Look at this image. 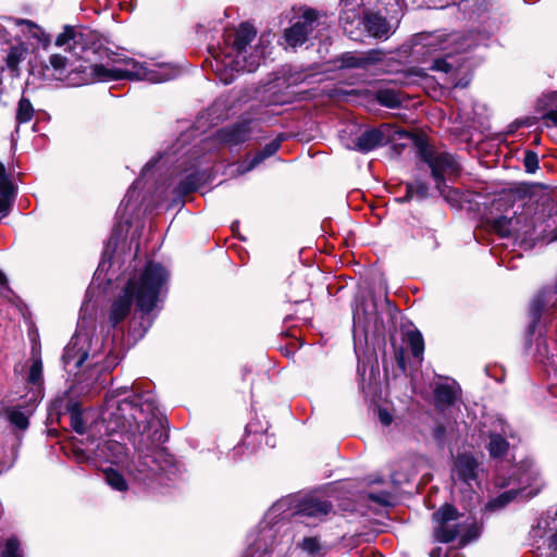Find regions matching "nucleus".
I'll list each match as a JSON object with an SVG mask.
<instances>
[{"label": "nucleus", "instance_id": "nucleus-1", "mask_svg": "<svg viewBox=\"0 0 557 557\" xmlns=\"http://www.w3.org/2000/svg\"><path fill=\"white\" fill-rule=\"evenodd\" d=\"M111 61V66L87 65L85 62L72 61L66 55L53 53L44 63L42 70L45 76L65 82L70 86H81L94 81L110 82L122 78L162 83L177 75V70L169 64L141 63L126 55H115Z\"/></svg>", "mask_w": 557, "mask_h": 557}, {"label": "nucleus", "instance_id": "nucleus-2", "mask_svg": "<svg viewBox=\"0 0 557 557\" xmlns=\"http://www.w3.org/2000/svg\"><path fill=\"white\" fill-rule=\"evenodd\" d=\"M157 404L151 393L128 394L126 386L106 397L103 419L114 423L112 431L145 433L158 422Z\"/></svg>", "mask_w": 557, "mask_h": 557}, {"label": "nucleus", "instance_id": "nucleus-3", "mask_svg": "<svg viewBox=\"0 0 557 557\" xmlns=\"http://www.w3.org/2000/svg\"><path fill=\"white\" fill-rule=\"evenodd\" d=\"M169 273L159 263L149 262L144 271L128 281L122 294L113 301L110 322L116 325L131 312L133 302L141 313H150L166 286Z\"/></svg>", "mask_w": 557, "mask_h": 557}, {"label": "nucleus", "instance_id": "nucleus-4", "mask_svg": "<svg viewBox=\"0 0 557 557\" xmlns=\"http://www.w3.org/2000/svg\"><path fill=\"white\" fill-rule=\"evenodd\" d=\"M269 36L257 38L256 29L248 23H243L225 38L221 62L225 74L220 73V79L230 84L234 79L233 72H253L270 53Z\"/></svg>", "mask_w": 557, "mask_h": 557}, {"label": "nucleus", "instance_id": "nucleus-5", "mask_svg": "<svg viewBox=\"0 0 557 557\" xmlns=\"http://www.w3.org/2000/svg\"><path fill=\"white\" fill-rule=\"evenodd\" d=\"M419 157L430 166L436 188L442 195H445V177L456 175L459 172V166L454 157L446 152H436L425 143L419 145Z\"/></svg>", "mask_w": 557, "mask_h": 557}, {"label": "nucleus", "instance_id": "nucleus-6", "mask_svg": "<svg viewBox=\"0 0 557 557\" xmlns=\"http://www.w3.org/2000/svg\"><path fill=\"white\" fill-rule=\"evenodd\" d=\"M537 479L539 472L531 466H528L517 479L518 483L524 486L520 490H509L502 493L498 497L492 499L487 504V508L491 510H496L503 508L518 496L524 498L535 496L540 492L541 485L536 484V486L534 488L532 487L529 492H527V486H532L533 483H536Z\"/></svg>", "mask_w": 557, "mask_h": 557}, {"label": "nucleus", "instance_id": "nucleus-7", "mask_svg": "<svg viewBox=\"0 0 557 557\" xmlns=\"http://www.w3.org/2000/svg\"><path fill=\"white\" fill-rule=\"evenodd\" d=\"M434 536L438 542L449 543L461 534V524L457 523L458 511L450 505H444L433 513Z\"/></svg>", "mask_w": 557, "mask_h": 557}, {"label": "nucleus", "instance_id": "nucleus-8", "mask_svg": "<svg viewBox=\"0 0 557 557\" xmlns=\"http://www.w3.org/2000/svg\"><path fill=\"white\" fill-rule=\"evenodd\" d=\"M320 25L318 13L314 10H306L302 15L285 30L284 37L288 46H301Z\"/></svg>", "mask_w": 557, "mask_h": 557}, {"label": "nucleus", "instance_id": "nucleus-9", "mask_svg": "<svg viewBox=\"0 0 557 557\" xmlns=\"http://www.w3.org/2000/svg\"><path fill=\"white\" fill-rule=\"evenodd\" d=\"M88 344L87 334H76L72 337L71 342L65 348L63 360L66 364L74 363L76 368L82 367V364L87 360L89 352L86 349V345Z\"/></svg>", "mask_w": 557, "mask_h": 557}, {"label": "nucleus", "instance_id": "nucleus-10", "mask_svg": "<svg viewBox=\"0 0 557 557\" xmlns=\"http://www.w3.org/2000/svg\"><path fill=\"white\" fill-rule=\"evenodd\" d=\"M331 503L315 496L306 497L296 506L297 516L314 519H321L327 516L331 512Z\"/></svg>", "mask_w": 557, "mask_h": 557}, {"label": "nucleus", "instance_id": "nucleus-11", "mask_svg": "<svg viewBox=\"0 0 557 557\" xmlns=\"http://www.w3.org/2000/svg\"><path fill=\"white\" fill-rule=\"evenodd\" d=\"M95 459L111 463H123L126 458V448L116 440H106L97 445L94 451Z\"/></svg>", "mask_w": 557, "mask_h": 557}, {"label": "nucleus", "instance_id": "nucleus-12", "mask_svg": "<svg viewBox=\"0 0 557 557\" xmlns=\"http://www.w3.org/2000/svg\"><path fill=\"white\" fill-rule=\"evenodd\" d=\"M294 536L290 533L284 532L280 541H276V531L273 528H263L260 531L259 537L253 542L252 546L257 552H269L276 548L280 544L289 547L293 543Z\"/></svg>", "mask_w": 557, "mask_h": 557}, {"label": "nucleus", "instance_id": "nucleus-13", "mask_svg": "<svg viewBox=\"0 0 557 557\" xmlns=\"http://www.w3.org/2000/svg\"><path fill=\"white\" fill-rule=\"evenodd\" d=\"M459 38L458 34H420L417 37L419 44L426 48L429 52L437 50H448L453 44H456Z\"/></svg>", "mask_w": 557, "mask_h": 557}, {"label": "nucleus", "instance_id": "nucleus-14", "mask_svg": "<svg viewBox=\"0 0 557 557\" xmlns=\"http://www.w3.org/2000/svg\"><path fill=\"white\" fill-rule=\"evenodd\" d=\"M8 22L21 28V32L25 37L34 38L45 46L50 42L49 35H47L39 25L30 20L9 17Z\"/></svg>", "mask_w": 557, "mask_h": 557}, {"label": "nucleus", "instance_id": "nucleus-15", "mask_svg": "<svg viewBox=\"0 0 557 557\" xmlns=\"http://www.w3.org/2000/svg\"><path fill=\"white\" fill-rule=\"evenodd\" d=\"M478 467L476 460L467 454L457 456L455 460V473L466 483L476 479Z\"/></svg>", "mask_w": 557, "mask_h": 557}, {"label": "nucleus", "instance_id": "nucleus-16", "mask_svg": "<svg viewBox=\"0 0 557 557\" xmlns=\"http://www.w3.org/2000/svg\"><path fill=\"white\" fill-rule=\"evenodd\" d=\"M385 141V136L382 129L371 128L364 131L356 140L354 149L361 152H369L374 148L382 146Z\"/></svg>", "mask_w": 557, "mask_h": 557}, {"label": "nucleus", "instance_id": "nucleus-17", "mask_svg": "<svg viewBox=\"0 0 557 557\" xmlns=\"http://www.w3.org/2000/svg\"><path fill=\"white\" fill-rule=\"evenodd\" d=\"M364 27L373 37H387L391 32V25L385 17L376 13H369L364 17Z\"/></svg>", "mask_w": 557, "mask_h": 557}, {"label": "nucleus", "instance_id": "nucleus-18", "mask_svg": "<svg viewBox=\"0 0 557 557\" xmlns=\"http://www.w3.org/2000/svg\"><path fill=\"white\" fill-rule=\"evenodd\" d=\"M460 388L453 383L440 384L434 391V397L437 406L446 407L453 405L459 397Z\"/></svg>", "mask_w": 557, "mask_h": 557}, {"label": "nucleus", "instance_id": "nucleus-19", "mask_svg": "<svg viewBox=\"0 0 557 557\" xmlns=\"http://www.w3.org/2000/svg\"><path fill=\"white\" fill-rule=\"evenodd\" d=\"M84 44V35L81 30L72 26H65L63 32L58 35L55 38V46L58 47H67L71 50H74L77 46L83 47Z\"/></svg>", "mask_w": 557, "mask_h": 557}, {"label": "nucleus", "instance_id": "nucleus-20", "mask_svg": "<svg viewBox=\"0 0 557 557\" xmlns=\"http://www.w3.org/2000/svg\"><path fill=\"white\" fill-rule=\"evenodd\" d=\"M382 60L380 51H369L360 55H346L344 64L348 67H366L369 64L377 63Z\"/></svg>", "mask_w": 557, "mask_h": 557}, {"label": "nucleus", "instance_id": "nucleus-21", "mask_svg": "<svg viewBox=\"0 0 557 557\" xmlns=\"http://www.w3.org/2000/svg\"><path fill=\"white\" fill-rule=\"evenodd\" d=\"M460 67L459 60L453 57L450 53H447L443 59H435L431 66L434 71H441L446 74L455 75Z\"/></svg>", "mask_w": 557, "mask_h": 557}, {"label": "nucleus", "instance_id": "nucleus-22", "mask_svg": "<svg viewBox=\"0 0 557 557\" xmlns=\"http://www.w3.org/2000/svg\"><path fill=\"white\" fill-rule=\"evenodd\" d=\"M280 148V141L273 140L269 144H267L261 151H259L249 162V164L242 171V173H245L247 171L252 170L258 164H260L263 160L267 158L273 156L277 149Z\"/></svg>", "mask_w": 557, "mask_h": 557}, {"label": "nucleus", "instance_id": "nucleus-23", "mask_svg": "<svg viewBox=\"0 0 557 557\" xmlns=\"http://www.w3.org/2000/svg\"><path fill=\"white\" fill-rule=\"evenodd\" d=\"M508 443L500 434L492 433L490 435V443L487 446L488 453L493 458H498L505 455L508 450Z\"/></svg>", "mask_w": 557, "mask_h": 557}, {"label": "nucleus", "instance_id": "nucleus-24", "mask_svg": "<svg viewBox=\"0 0 557 557\" xmlns=\"http://www.w3.org/2000/svg\"><path fill=\"white\" fill-rule=\"evenodd\" d=\"M406 335L412 356L418 359H421L424 351V342L422 334L419 331L413 330L408 331Z\"/></svg>", "mask_w": 557, "mask_h": 557}, {"label": "nucleus", "instance_id": "nucleus-25", "mask_svg": "<svg viewBox=\"0 0 557 557\" xmlns=\"http://www.w3.org/2000/svg\"><path fill=\"white\" fill-rule=\"evenodd\" d=\"M34 117V108L30 101L22 97L17 103L16 109V122L17 124H25L32 121Z\"/></svg>", "mask_w": 557, "mask_h": 557}, {"label": "nucleus", "instance_id": "nucleus-26", "mask_svg": "<svg viewBox=\"0 0 557 557\" xmlns=\"http://www.w3.org/2000/svg\"><path fill=\"white\" fill-rule=\"evenodd\" d=\"M25 52L26 49L22 45L10 47L5 57L7 66L12 71L17 70L18 64L24 59Z\"/></svg>", "mask_w": 557, "mask_h": 557}, {"label": "nucleus", "instance_id": "nucleus-27", "mask_svg": "<svg viewBox=\"0 0 557 557\" xmlns=\"http://www.w3.org/2000/svg\"><path fill=\"white\" fill-rule=\"evenodd\" d=\"M104 478L107 483L114 490L123 492L127 490V483L123 475L112 468L104 470Z\"/></svg>", "mask_w": 557, "mask_h": 557}, {"label": "nucleus", "instance_id": "nucleus-28", "mask_svg": "<svg viewBox=\"0 0 557 557\" xmlns=\"http://www.w3.org/2000/svg\"><path fill=\"white\" fill-rule=\"evenodd\" d=\"M163 453L161 450H156L153 453V456H150L149 454H145L144 451L139 453V465L136 468L139 474H143L146 470L156 471L157 469L153 468L151 465L157 462V458L161 457Z\"/></svg>", "mask_w": 557, "mask_h": 557}, {"label": "nucleus", "instance_id": "nucleus-29", "mask_svg": "<svg viewBox=\"0 0 557 557\" xmlns=\"http://www.w3.org/2000/svg\"><path fill=\"white\" fill-rule=\"evenodd\" d=\"M8 419L11 424L20 430H25L28 426V417L17 408H11L7 412Z\"/></svg>", "mask_w": 557, "mask_h": 557}, {"label": "nucleus", "instance_id": "nucleus-30", "mask_svg": "<svg viewBox=\"0 0 557 557\" xmlns=\"http://www.w3.org/2000/svg\"><path fill=\"white\" fill-rule=\"evenodd\" d=\"M429 186L426 183L417 181L407 185L406 199L418 197L425 198L428 196Z\"/></svg>", "mask_w": 557, "mask_h": 557}, {"label": "nucleus", "instance_id": "nucleus-31", "mask_svg": "<svg viewBox=\"0 0 557 557\" xmlns=\"http://www.w3.org/2000/svg\"><path fill=\"white\" fill-rule=\"evenodd\" d=\"M42 379V362L39 356H34L28 373V381L34 384H40Z\"/></svg>", "mask_w": 557, "mask_h": 557}, {"label": "nucleus", "instance_id": "nucleus-32", "mask_svg": "<svg viewBox=\"0 0 557 557\" xmlns=\"http://www.w3.org/2000/svg\"><path fill=\"white\" fill-rule=\"evenodd\" d=\"M71 426L78 434H84L86 431L83 412L77 406L73 407L70 412Z\"/></svg>", "mask_w": 557, "mask_h": 557}, {"label": "nucleus", "instance_id": "nucleus-33", "mask_svg": "<svg viewBox=\"0 0 557 557\" xmlns=\"http://www.w3.org/2000/svg\"><path fill=\"white\" fill-rule=\"evenodd\" d=\"M379 102L388 108H397L401 101L398 94L391 90H383L377 94Z\"/></svg>", "mask_w": 557, "mask_h": 557}, {"label": "nucleus", "instance_id": "nucleus-34", "mask_svg": "<svg viewBox=\"0 0 557 557\" xmlns=\"http://www.w3.org/2000/svg\"><path fill=\"white\" fill-rule=\"evenodd\" d=\"M512 219L507 216H499L493 221V228L500 236L507 237L511 234Z\"/></svg>", "mask_w": 557, "mask_h": 557}, {"label": "nucleus", "instance_id": "nucleus-35", "mask_svg": "<svg viewBox=\"0 0 557 557\" xmlns=\"http://www.w3.org/2000/svg\"><path fill=\"white\" fill-rule=\"evenodd\" d=\"M1 557H22L20 544L16 539H10L7 541Z\"/></svg>", "mask_w": 557, "mask_h": 557}, {"label": "nucleus", "instance_id": "nucleus-36", "mask_svg": "<svg viewBox=\"0 0 557 557\" xmlns=\"http://www.w3.org/2000/svg\"><path fill=\"white\" fill-rule=\"evenodd\" d=\"M299 547L310 555H314L320 552L321 545L317 537H305Z\"/></svg>", "mask_w": 557, "mask_h": 557}, {"label": "nucleus", "instance_id": "nucleus-37", "mask_svg": "<svg viewBox=\"0 0 557 557\" xmlns=\"http://www.w3.org/2000/svg\"><path fill=\"white\" fill-rule=\"evenodd\" d=\"M13 193V186L5 174V168L0 162V194L11 196Z\"/></svg>", "mask_w": 557, "mask_h": 557}, {"label": "nucleus", "instance_id": "nucleus-38", "mask_svg": "<svg viewBox=\"0 0 557 557\" xmlns=\"http://www.w3.org/2000/svg\"><path fill=\"white\" fill-rule=\"evenodd\" d=\"M527 172L534 173L539 168V158L535 152L527 151L523 160Z\"/></svg>", "mask_w": 557, "mask_h": 557}, {"label": "nucleus", "instance_id": "nucleus-39", "mask_svg": "<svg viewBox=\"0 0 557 557\" xmlns=\"http://www.w3.org/2000/svg\"><path fill=\"white\" fill-rule=\"evenodd\" d=\"M222 139L227 143H238L246 138L245 134L242 131L227 132L222 131Z\"/></svg>", "mask_w": 557, "mask_h": 557}, {"label": "nucleus", "instance_id": "nucleus-40", "mask_svg": "<svg viewBox=\"0 0 557 557\" xmlns=\"http://www.w3.org/2000/svg\"><path fill=\"white\" fill-rule=\"evenodd\" d=\"M544 307V300L542 299L541 295H539L531 305V312L533 314L534 320H539L541 311Z\"/></svg>", "mask_w": 557, "mask_h": 557}, {"label": "nucleus", "instance_id": "nucleus-41", "mask_svg": "<svg viewBox=\"0 0 557 557\" xmlns=\"http://www.w3.org/2000/svg\"><path fill=\"white\" fill-rule=\"evenodd\" d=\"M377 414L379 420L383 425L388 426L392 423L393 418L386 409L380 408Z\"/></svg>", "mask_w": 557, "mask_h": 557}, {"label": "nucleus", "instance_id": "nucleus-42", "mask_svg": "<svg viewBox=\"0 0 557 557\" xmlns=\"http://www.w3.org/2000/svg\"><path fill=\"white\" fill-rule=\"evenodd\" d=\"M10 196L0 194V213L5 212L9 206Z\"/></svg>", "mask_w": 557, "mask_h": 557}, {"label": "nucleus", "instance_id": "nucleus-43", "mask_svg": "<svg viewBox=\"0 0 557 557\" xmlns=\"http://www.w3.org/2000/svg\"><path fill=\"white\" fill-rule=\"evenodd\" d=\"M544 117L547 119L548 121H550L553 125L557 126V111L556 110L549 111L548 113L545 114Z\"/></svg>", "mask_w": 557, "mask_h": 557}, {"label": "nucleus", "instance_id": "nucleus-44", "mask_svg": "<svg viewBox=\"0 0 557 557\" xmlns=\"http://www.w3.org/2000/svg\"><path fill=\"white\" fill-rule=\"evenodd\" d=\"M549 548L557 554V532L549 540Z\"/></svg>", "mask_w": 557, "mask_h": 557}, {"label": "nucleus", "instance_id": "nucleus-45", "mask_svg": "<svg viewBox=\"0 0 557 557\" xmlns=\"http://www.w3.org/2000/svg\"><path fill=\"white\" fill-rule=\"evenodd\" d=\"M286 506V500H281L272 507L273 511H281Z\"/></svg>", "mask_w": 557, "mask_h": 557}, {"label": "nucleus", "instance_id": "nucleus-46", "mask_svg": "<svg viewBox=\"0 0 557 557\" xmlns=\"http://www.w3.org/2000/svg\"><path fill=\"white\" fill-rule=\"evenodd\" d=\"M430 556L431 557H441L442 556V548H434L433 550H431L430 553Z\"/></svg>", "mask_w": 557, "mask_h": 557}, {"label": "nucleus", "instance_id": "nucleus-47", "mask_svg": "<svg viewBox=\"0 0 557 557\" xmlns=\"http://www.w3.org/2000/svg\"><path fill=\"white\" fill-rule=\"evenodd\" d=\"M7 281L5 275L0 271V284H4Z\"/></svg>", "mask_w": 557, "mask_h": 557}, {"label": "nucleus", "instance_id": "nucleus-48", "mask_svg": "<svg viewBox=\"0 0 557 557\" xmlns=\"http://www.w3.org/2000/svg\"><path fill=\"white\" fill-rule=\"evenodd\" d=\"M469 541H470V539H469V537H466V536H462V537H461V544H462V545L467 544Z\"/></svg>", "mask_w": 557, "mask_h": 557}, {"label": "nucleus", "instance_id": "nucleus-49", "mask_svg": "<svg viewBox=\"0 0 557 557\" xmlns=\"http://www.w3.org/2000/svg\"><path fill=\"white\" fill-rule=\"evenodd\" d=\"M152 166L151 162L147 163L144 168V172L146 173Z\"/></svg>", "mask_w": 557, "mask_h": 557}, {"label": "nucleus", "instance_id": "nucleus-50", "mask_svg": "<svg viewBox=\"0 0 557 557\" xmlns=\"http://www.w3.org/2000/svg\"><path fill=\"white\" fill-rule=\"evenodd\" d=\"M502 432H503L505 435H507V430H506V428H505V426H503V428H502Z\"/></svg>", "mask_w": 557, "mask_h": 557}, {"label": "nucleus", "instance_id": "nucleus-51", "mask_svg": "<svg viewBox=\"0 0 557 557\" xmlns=\"http://www.w3.org/2000/svg\"><path fill=\"white\" fill-rule=\"evenodd\" d=\"M556 238H557V235H556Z\"/></svg>", "mask_w": 557, "mask_h": 557}]
</instances>
